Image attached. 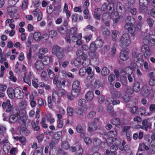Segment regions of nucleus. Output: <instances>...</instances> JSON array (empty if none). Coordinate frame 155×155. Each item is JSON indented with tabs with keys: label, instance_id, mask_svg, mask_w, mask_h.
<instances>
[{
	"label": "nucleus",
	"instance_id": "1",
	"mask_svg": "<svg viewBox=\"0 0 155 155\" xmlns=\"http://www.w3.org/2000/svg\"><path fill=\"white\" fill-rule=\"evenodd\" d=\"M106 8L108 13L104 14L102 16V20L104 22L105 25L108 26L111 18L113 20L114 24L116 23L120 18L118 12L113 9L114 4L112 3H109L106 7V4H104L102 7V9L105 11L104 8Z\"/></svg>",
	"mask_w": 155,
	"mask_h": 155
},
{
	"label": "nucleus",
	"instance_id": "2",
	"mask_svg": "<svg viewBox=\"0 0 155 155\" xmlns=\"http://www.w3.org/2000/svg\"><path fill=\"white\" fill-rule=\"evenodd\" d=\"M27 116V113L25 110H20L18 114H13L10 116L9 122L10 124H14L17 122H21L23 125H27L29 124V123Z\"/></svg>",
	"mask_w": 155,
	"mask_h": 155
},
{
	"label": "nucleus",
	"instance_id": "3",
	"mask_svg": "<svg viewBox=\"0 0 155 155\" xmlns=\"http://www.w3.org/2000/svg\"><path fill=\"white\" fill-rule=\"evenodd\" d=\"M131 43L129 35L127 33L124 34L119 42V45L121 48H125L129 46Z\"/></svg>",
	"mask_w": 155,
	"mask_h": 155
},
{
	"label": "nucleus",
	"instance_id": "4",
	"mask_svg": "<svg viewBox=\"0 0 155 155\" xmlns=\"http://www.w3.org/2000/svg\"><path fill=\"white\" fill-rule=\"evenodd\" d=\"M65 93V90L63 89H60L57 92H54L52 95V98L53 101H55L57 98V103H59L60 102L61 97Z\"/></svg>",
	"mask_w": 155,
	"mask_h": 155
},
{
	"label": "nucleus",
	"instance_id": "5",
	"mask_svg": "<svg viewBox=\"0 0 155 155\" xmlns=\"http://www.w3.org/2000/svg\"><path fill=\"white\" fill-rule=\"evenodd\" d=\"M17 8L15 6H10L7 8V12L10 13L11 17L12 18L15 19L19 18V15L18 13Z\"/></svg>",
	"mask_w": 155,
	"mask_h": 155
},
{
	"label": "nucleus",
	"instance_id": "6",
	"mask_svg": "<svg viewBox=\"0 0 155 155\" xmlns=\"http://www.w3.org/2000/svg\"><path fill=\"white\" fill-rule=\"evenodd\" d=\"M96 48L95 43H92L89 47V55L92 59L94 58L97 56V53L96 52Z\"/></svg>",
	"mask_w": 155,
	"mask_h": 155
},
{
	"label": "nucleus",
	"instance_id": "7",
	"mask_svg": "<svg viewBox=\"0 0 155 155\" xmlns=\"http://www.w3.org/2000/svg\"><path fill=\"white\" fill-rule=\"evenodd\" d=\"M141 51L143 53L144 57L146 58L150 55V51L147 45H144L142 46Z\"/></svg>",
	"mask_w": 155,
	"mask_h": 155
},
{
	"label": "nucleus",
	"instance_id": "8",
	"mask_svg": "<svg viewBox=\"0 0 155 155\" xmlns=\"http://www.w3.org/2000/svg\"><path fill=\"white\" fill-rule=\"evenodd\" d=\"M32 75V72H25L24 74L23 77V81L29 85L31 84L30 78Z\"/></svg>",
	"mask_w": 155,
	"mask_h": 155
},
{
	"label": "nucleus",
	"instance_id": "9",
	"mask_svg": "<svg viewBox=\"0 0 155 155\" xmlns=\"http://www.w3.org/2000/svg\"><path fill=\"white\" fill-rule=\"evenodd\" d=\"M149 120V118L144 120L142 122L143 126H139V127L141 128V129L146 131L147 130L148 128L150 127L151 126V123H148Z\"/></svg>",
	"mask_w": 155,
	"mask_h": 155
},
{
	"label": "nucleus",
	"instance_id": "10",
	"mask_svg": "<svg viewBox=\"0 0 155 155\" xmlns=\"http://www.w3.org/2000/svg\"><path fill=\"white\" fill-rule=\"evenodd\" d=\"M109 138L106 140V143L108 144L110 143L112 139L115 137L117 134L116 131H110L108 133Z\"/></svg>",
	"mask_w": 155,
	"mask_h": 155
},
{
	"label": "nucleus",
	"instance_id": "11",
	"mask_svg": "<svg viewBox=\"0 0 155 155\" xmlns=\"http://www.w3.org/2000/svg\"><path fill=\"white\" fill-rule=\"evenodd\" d=\"M15 97L18 99H21L24 96V94L22 89L20 88L15 89Z\"/></svg>",
	"mask_w": 155,
	"mask_h": 155
},
{
	"label": "nucleus",
	"instance_id": "12",
	"mask_svg": "<svg viewBox=\"0 0 155 155\" xmlns=\"http://www.w3.org/2000/svg\"><path fill=\"white\" fill-rule=\"evenodd\" d=\"M98 118H95L93 122H91L89 123L88 130L89 132H91L93 129H95L96 128V124L98 122Z\"/></svg>",
	"mask_w": 155,
	"mask_h": 155
},
{
	"label": "nucleus",
	"instance_id": "13",
	"mask_svg": "<svg viewBox=\"0 0 155 155\" xmlns=\"http://www.w3.org/2000/svg\"><path fill=\"white\" fill-rule=\"evenodd\" d=\"M128 53L126 51H122L120 54V58L123 61H125L129 58Z\"/></svg>",
	"mask_w": 155,
	"mask_h": 155
},
{
	"label": "nucleus",
	"instance_id": "14",
	"mask_svg": "<svg viewBox=\"0 0 155 155\" xmlns=\"http://www.w3.org/2000/svg\"><path fill=\"white\" fill-rule=\"evenodd\" d=\"M2 107L4 109L6 108V111L8 112H10L12 109L10 102L9 100H7L6 102H3L2 104Z\"/></svg>",
	"mask_w": 155,
	"mask_h": 155
},
{
	"label": "nucleus",
	"instance_id": "15",
	"mask_svg": "<svg viewBox=\"0 0 155 155\" xmlns=\"http://www.w3.org/2000/svg\"><path fill=\"white\" fill-rule=\"evenodd\" d=\"M143 38L144 41L147 40L148 42H150L152 44L155 43V35H150L149 37L148 36H145Z\"/></svg>",
	"mask_w": 155,
	"mask_h": 155
},
{
	"label": "nucleus",
	"instance_id": "16",
	"mask_svg": "<svg viewBox=\"0 0 155 155\" xmlns=\"http://www.w3.org/2000/svg\"><path fill=\"white\" fill-rule=\"evenodd\" d=\"M35 67L38 70H42L44 68V64L42 62L40 61H37L35 64Z\"/></svg>",
	"mask_w": 155,
	"mask_h": 155
},
{
	"label": "nucleus",
	"instance_id": "17",
	"mask_svg": "<svg viewBox=\"0 0 155 155\" xmlns=\"http://www.w3.org/2000/svg\"><path fill=\"white\" fill-rule=\"evenodd\" d=\"M94 94L91 91H88L85 95V98L87 101L90 102L93 98Z\"/></svg>",
	"mask_w": 155,
	"mask_h": 155
},
{
	"label": "nucleus",
	"instance_id": "18",
	"mask_svg": "<svg viewBox=\"0 0 155 155\" xmlns=\"http://www.w3.org/2000/svg\"><path fill=\"white\" fill-rule=\"evenodd\" d=\"M142 1V2H140L139 11L141 12L147 13V7L145 5L143 2H142L143 1Z\"/></svg>",
	"mask_w": 155,
	"mask_h": 155
},
{
	"label": "nucleus",
	"instance_id": "19",
	"mask_svg": "<svg viewBox=\"0 0 155 155\" xmlns=\"http://www.w3.org/2000/svg\"><path fill=\"white\" fill-rule=\"evenodd\" d=\"M141 92L143 95L147 96L150 93L149 87L147 85H144L142 87Z\"/></svg>",
	"mask_w": 155,
	"mask_h": 155
},
{
	"label": "nucleus",
	"instance_id": "20",
	"mask_svg": "<svg viewBox=\"0 0 155 155\" xmlns=\"http://www.w3.org/2000/svg\"><path fill=\"white\" fill-rule=\"evenodd\" d=\"M87 108L86 107H83L79 109H76L75 112L79 115H82L87 110Z\"/></svg>",
	"mask_w": 155,
	"mask_h": 155
},
{
	"label": "nucleus",
	"instance_id": "21",
	"mask_svg": "<svg viewBox=\"0 0 155 155\" xmlns=\"http://www.w3.org/2000/svg\"><path fill=\"white\" fill-rule=\"evenodd\" d=\"M7 93L9 97L13 99L15 97V90L12 88H8L7 91Z\"/></svg>",
	"mask_w": 155,
	"mask_h": 155
},
{
	"label": "nucleus",
	"instance_id": "22",
	"mask_svg": "<svg viewBox=\"0 0 155 155\" xmlns=\"http://www.w3.org/2000/svg\"><path fill=\"white\" fill-rule=\"evenodd\" d=\"M120 103V102L118 100H117L112 101L111 98H109L106 99L105 104L107 105H109L110 104H111V103H112L113 105H115L119 104Z\"/></svg>",
	"mask_w": 155,
	"mask_h": 155
},
{
	"label": "nucleus",
	"instance_id": "23",
	"mask_svg": "<svg viewBox=\"0 0 155 155\" xmlns=\"http://www.w3.org/2000/svg\"><path fill=\"white\" fill-rule=\"evenodd\" d=\"M94 73H92L88 75L87 77L85 82L88 83H91L94 80Z\"/></svg>",
	"mask_w": 155,
	"mask_h": 155
},
{
	"label": "nucleus",
	"instance_id": "24",
	"mask_svg": "<svg viewBox=\"0 0 155 155\" xmlns=\"http://www.w3.org/2000/svg\"><path fill=\"white\" fill-rule=\"evenodd\" d=\"M41 34L39 32H35L33 35V38L34 40L37 41H39L41 39Z\"/></svg>",
	"mask_w": 155,
	"mask_h": 155
},
{
	"label": "nucleus",
	"instance_id": "25",
	"mask_svg": "<svg viewBox=\"0 0 155 155\" xmlns=\"http://www.w3.org/2000/svg\"><path fill=\"white\" fill-rule=\"evenodd\" d=\"M112 96L114 98H120L122 97V92L117 91H114L112 93Z\"/></svg>",
	"mask_w": 155,
	"mask_h": 155
},
{
	"label": "nucleus",
	"instance_id": "26",
	"mask_svg": "<svg viewBox=\"0 0 155 155\" xmlns=\"http://www.w3.org/2000/svg\"><path fill=\"white\" fill-rule=\"evenodd\" d=\"M101 10L100 9L97 8L95 9L94 14V17L95 19L99 20L100 18Z\"/></svg>",
	"mask_w": 155,
	"mask_h": 155
},
{
	"label": "nucleus",
	"instance_id": "27",
	"mask_svg": "<svg viewBox=\"0 0 155 155\" xmlns=\"http://www.w3.org/2000/svg\"><path fill=\"white\" fill-rule=\"evenodd\" d=\"M125 29L128 31L131 34L133 33V25L130 23H127L125 25Z\"/></svg>",
	"mask_w": 155,
	"mask_h": 155
},
{
	"label": "nucleus",
	"instance_id": "28",
	"mask_svg": "<svg viewBox=\"0 0 155 155\" xmlns=\"http://www.w3.org/2000/svg\"><path fill=\"white\" fill-rule=\"evenodd\" d=\"M81 91V88L72 89V94L74 97H76L80 94Z\"/></svg>",
	"mask_w": 155,
	"mask_h": 155
},
{
	"label": "nucleus",
	"instance_id": "29",
	"mask_svg": "<svg viewBox=\"0 0 155 155\" xmlns=\"http://www.w3.org/2000/svg\"><path fill=\"white\" fill-rule=\"evenodd\" d=\"M62 48H60L58 46H54L53 47L52 49V53L54 55H57L58 53L60 51Z\"/></svg>",
	"mask_w": 155,
	"mask_h": 155
},
{
	"label": "nucleus",
	"instance_id": "30",
	"mask_svg": "<svg viewBox=\"0 0 155 155\" xmlns=\"http://www.w3.org/2000/svg\"><path fill=\"white\" fill-rule=\"evenodd\" d=\"M42 63L44 64L47 65L50 61H51V57L47 56H44L42 59Z\"/></svg>",
	"mask_w": 155,
	"mask_h": 155
},
{
	"label": "nucleus",
	"instance_id": "31",
	"mask_svg": "<svg viewBox=\"0 0 155 155\" xmlns=\"http://www.w3.org/2000/svg\"><path fill=\"white\" fill-rule=\"evenodd\" d=\"M119 32L118 31L114 30L112 33V38L113 41H116L117 40Z\"/></svg>",
	"mask_w": 155,
	"mask_h": 155
},
{
	"label": "nucleus",
	"instance_id": "32",
	"mask_svg": "<svg viewBox=\"0 0 155 155\" xmlns=\"http://www.w3.org/2000/svg\"><path fill=\"white\" fill-rule=\"evenodd\" d=\"M59 152V149L57 148H52L50 150V155H57Z\"/></svg>",
	"mask_w": 155,
	"mask_h": 155
},
{
	"label": "nucleus",
	"instance_id": "33",
	"mask_svg": "<svg viewBox=\"0 0 155 155\" xmlns=\"http://www.w3.org/2000/svg\"><path fill=\"white\" fill-rule=\"evenodd\" d=\"M20 133L22 135H27L29 133V131L25 127H23L20 130Z\"/></svg>",
	"mask_w": 155,
	"mask_h": 155
},
{
	"label": "nucleus",
	"instance_id": "34",
	"mask_svg": "<svg viewBox=\"0 0 155 155\" xmlns=\"http://www.w3.org/2000/svg\"><path fill=\"white\" fill-rule=\"evenodd\" d=\"M93 143L94 145L97 146H100L102 148H104V147L103 146L104 144L101 142V141L98 139H94Z\"/></svg>",
	"mask_w": 155,
	"mask_h": 155
},
{
	"label": "nucleus",
	"instance_id": "35",
	"mask_svg": "<svg viewBox=\"0 0 155 155\" xmlns=\"http://www.w3.org/2000/svg\"><path fill=\"white\" fill-rule=\"evenodd\" d=\"M143 54L141 53H137L134 57V60L136 61H138L142 59Z\"/></svg>",
	"mask_w": 155,
	"mask_h": 155
},
{
	"label": "nucleus",
	"instance_id": "36",
	"mask_svg": "<svg viewBox=\"0 0 155 155\" xmlns=\"http://www.w3.org/2000/svg\"><path fill=\"white\" fill-rule=\"evenodd\" d=\"M119 149L121 151L124 150L125 153H129L130 152V150L129 145H126L123 147H120Z\"/></svg>",
	"mask_w": 155,
	"mask_h": 155
},
{
	"label": "nucleus",
	"instance_id": "37",
	"mask_svg": "<svg viewBox=\"0 0 155 155\" xmlns=\"http://www.w3.org/2000/svg\"><path fill=\"white\" fill-rule=\"evenodd\" d=\"M39 121L37 120L36 122L35 121H33L31 122V124L33 128L35 130H38L39 129V127L38 126V123Z\"/></svg>",
	"mask_w": 155,
	"mask_h": 155
},
{
	"label": "nucleus",
	"instance_id": "38",
	"mask_svg": "<svg viewBox=\"0 0 155 155\" xmlns=\"http://www.w3.org/2000/svg\"><path fill=\"white\" fill-rule=\"evenodd\" d=\"M43 151V149L41 147L36 148L34 153V155H41Z\"/></svg>",
	"mask_w": 155,
	"mask_h": 155
},
{
	"label": "nucleus",
	"instance_id": "39",
	"mask_svg": "<svg viewBox=\"0 0 155 155\" xmlns=\"http://www.w3.org/2000/svg\"><path fill=\"white\" fill-rule=\"evenodd\" d=\"M80 82L78 80L74 81L72 85V89L81 88L80 87Z\"/></svg>",
	"mask_w": 155,
	"mask_h": 155
},
{
	"label": "nucleus",
	"instance_id": "40",
	"mask_svg": "<svg viewBox=\"0 0 155 155\" xmlns=\"http://www.w3.org/2000/svg\"><path fill=\"white\" fill-rule=\"evenodd\" d=\"M134 91L136 92H138L140 90V83L138 82H135L133 87Z\"/></svg>",
	"mask_w": 155,
	"mask_h": 155
},
{
	"label": "nucleus",
	"instance_id": "41",
	"mask_svg": "<svg viewBox=\"0 0 155 155\" xmlns=\"http://www.w3.org/2000/svg\"><path fill=\"white\" fill-rule=\"evenodd\" d=\"M66 79H62L60 81H58V87H60L62 86L63 87H65V83Z\"/></svg>",
	"mask_w": 155,
	"mask_h": 155
},
{
	"label": "nucleus",
	"instance_id": "42",
	"mask_svg": "<svg viewBox=\"0 0 155 155\" xmlns=\"http://www.w3.org/2000/svg\"><path fill=\"white\" fill-rule=\"evenodd\" d=\"M58 59H62L65 56L64 52V50L62 49L56 55Z\"/></svg>",
	"mask_w": 155,
	"mask_h": 155
},
{
	"label": "nucleus",
	"instance_id": "43",
	"mask_svg": "<svg viewBox=\"0 0 155 155\" xmlns=\"http://www.w3.org/2000/svg\"><path fill=\"white\" fill-rule=\"evenodd\" d=\"M9 74V79L10 80L14 82H16L17 81V79L14 76L13 72L12 71H10Z\"/></svg>",
	"mask_w": 155,
	"mask_h": 155
},
{
	"label": "nucleus",
	"instance_id": "44",
	"mask_svg": "<svg viewBox=\"0 0 155 155\" xmlns=\"http://www.w3.org/2000/svg\"><path fill=\"white\" fill-rule=\"evenodd\" d=\"M62 133L61 131H58L55 132L54 134V137L57 140L60 139L61 137Z\"/></svg>",
	"mask_w": 155,
	"mask_h": 155
},
{
	"label": "nucleus",
	"instance_id": "45",
	"mask_svg": "<svg viewBox=\"0 0 155 155\" xmlns=\"http://www.w3.org/2000/svg\"><path fill=\"white\" fill-rule=\"evenodd\" d=\"M111 140L112 141L111 142V143H112L113 144H116L117 145L120 143V139L119 137L118 138L115 137L112 139Z\"/></svg>",
	"mask_w": 155,
	"mask_h": 155
},
{
	"label": "nucleus",
	"instance_id": "46",
	"mask_svg": "<svg viewBox=\"0 0 155 155\" xmlns=\"http://www.w3.org/2000/svg\"><path fill=\"white\" fill-rule=\"evenodd\" d=\"M101 30L104 35L107 36L110 35V32L107 28H101Z\"/></svg>",
	"mask_w": 155,
	"mask_h": 155
},
{
	"label": "nucleus",
	"instance_id": "47",
	"mask_svg": "<svg viewBox=\"0 0 155 155\" xmlns=\"http://www.w3.org/2000/svg\"><path fill=\"white\" fill-rule=\"evenodd\" d=\"M38 79L37 78H34L32 80V85L35 88H37L38 86Z\"/></svg>",
	"mask_w": 155,
	"mask_h": 155
},
{
	"label": "nucleus",
	"instance_id": "48",
	"mask_svg": "<svg viewBox=\"0 0 155 155\" xmlns=\"http://www.w3.org/2000/svg\"><path fill=\"white\" fill-rule=\"evenodd\" d=\"M95 45H96L98 48L101 47L102 46L103 42L102 40L100 39H97L95 41Z\"/></svg>",
	"mask_w": 155,
	"mask_h": 155
},
{
	"label": "nucleus",
	"instance_id": "49",
	"mask_svg": "<svg viewBox=\"0 0 155 155\" xmlns=\"http://www.w3.org/2000/svg\"><path fill=\"white\" fill-rule=\"evenodd\" d=\"M46 118L43 117L42 118L41 123L42 127L45 129H46L48 128V125L46 124Z\"/></svg>",
	"mask_w": 155,
	"mask_h": 155
},
{
	"label": "nucleus",
	"instance_id": "50",
	"mask_svg": "<svg viewBox=\"0 0 155 155\" xmlns=\"http://www.w3.org/2000/svg\"><path fill=\"white\" fill-rule=\"evenodd\" d=\"M38 48V45H32L30 48V51H31L34 53L37 50Z\"/></svg>",
	"mask_w": 155,
	"mask_h": 155
},
{
	"label": "nucleus",
	"instance_id": "51",
	"mask_svg": "<svg viewBox=\"0 0 155 155\" xmlns=\"http://www.w3.org/2000/svg\"><path fill=\"white\" fill-rule=\"evenodd\" d=\"M109 70L107 67H105L103 68L101 71L102 74L104 76L107 75L109 73Z\"/></svg>",
	"mask_w": 155,
	"mask_h": 155
},
{
	"label": "nucleus",
	"instance_id": "52",
	"mask_svg": "<svg viewBox=\"0 0 155 155\" xmlns=\"http://www.w3.org/2000/svg\"><path fill=\"white\" fill-rule=\"evenodd\" d=\"M67 113L68 115L71 116L74 114L73 109L72 108L70 107H68L67 108Z\"/></svg>",
	"mask_w": 155,
	"mask_h": 155
},
{
	"label": "nucleus",
	"instance_id": "53",
	"mask_svg": "<svg viewBox=\"0 0 155 155\" xmlns=\"http://www.w3.org/2000/svg\"><path fill=\"white\" fill-rule=\"evenodd\" d=\"M38 102L39 105L40 106H44L45 105V101L40 97H39L38 98Z\"/></svg>",
	"mask_w": 155,
	"mask_h": 155
},
{
	"label": "nucleus",
	"instance_id": "54",
	"mask_svg": "<svg viewBox=\"0 0 155 155\" xmlns=\"http://www.w3.org/2000/svg\"><path fill=\"white\" fill-rule=\"evenodd\" d=\"M49 35L50 38H53L56 36L57 33L56 31L54 30H51L49 32Z\"/></svg>",
	"mask_w": 155,
	"mask_h": 155
},
{
	"label": "nucleus",
	"instance_id": "55",
	"mask_svg": "<svg viewBox=\"0 0 155 155\" xmlns=\"http://www.w3.org/2000/svg\"><path fill=\"white\" fill-rule=\"evenodd\" d=\"M84 142L87 145H89L92 142L91 139L89 137H86L84 139Z\"/></svg>",
	"mask_w": 155,
	"mask_h": 155
},
{
	"label": "nucleus",
	"instance_id": "56",
	"mask_svg": "<svg viewBox=\"0 0 155 155\" xmlns=\"http://www.w3.org/2000/svg\"><path fill=\"white\" fill-rule=\"evenodd\" d=\"M124 72L126 74H132L133 72V69L130 67L126 68L124 70Z\"/></svg>",
	"mask_w": 155,
	"mask_h": 155
},
{
	"label": "nucleus",
	"instance_id": "57",
	"mask_svg": "<svg viewBox=\"0 0 155 155\" xmlns=\"http://www.w3.org/2000/svg\"><path fill=\"white\" fill-rule=\"evenodd\" d=\"M41 39L44 42L47 41L49 39L48 36L47 34H45L42 35V36L41 35Z\"/></svg>",
	"mask_w": 155,
	"mask_h": 155
},
{
	"label": "nucleus",
	"instance_id": "58",
	"mask_svg": "<svg viewBox=\"0 0 155 155\" xmlns=\"http://www.w3.org/2000/svg\"><path fill=\"white\" fill-rule=\"evenodd\" d=\"M60 64L61 67L64 68H65L69 64V62L68 61H65L62 62L61 64Z\"/></svg>",
	"mask_w": 155,
	"mask_h": 155
},
{
	"label": "nucleus",
	"instance_id": "59",
	"mask_svg": "<svg viewBox=\"0 0 155 155\" xmlns=\"http://www.w3.org/2000/svg\"><path fill=\"white\" fill-rule=\"evenodd\" d=\"M86 102V101L84 99H80L78 102V105L79 106L84 107L85 104Z\"/></svg>",
	"mask_w": 155,
	"mask_h": 155
},
{
	"label": "nucleus",
	"instance_id": "60",
	"mask_svg": "<svg viewBox=\"0 0 155 155\" xmlns=\"http://www.w3.org/2000/svg\"><path fill=\"white\" fill-rule=\"evenodd\" d=\"M48 73L49 77L51 79L53 78L54 76V72L52 71V70L50 69L48 70Z\"/></svg>",
	"mask_w": 155,
	"mask_h": 155
},
{
	"label": "nucleus",
	"instance_id": "61",
	"mask_svg": "<svg viewBox=\"0 0 155 155\" xmlns=\"http://www.w3.org/2000/svg\"><path fill=\"white\" fill-rule=\"evenodd\" d=\"M147 23L150 27H152L154 23V21L150 18H148L147 20Z\"/></svg>",
	"mask_w": 155,
	"mask_h": 155
},
{
	"label": "nucleus",
	"instance_id": "62",
	"mask_svg": "<svg viewBox=\"0 0 155 155\" xmlns=\"http://www.w3.org/2000/svg\"><path fill=\"white\" fill-rule=\"evenodd\" d=\"M113 145L110 147V151H112L114 153L117 149L118 147L117 145H116V144Z\"/></svg>",
	"mask_w": 155,
	"mask_h": 155
},
{
	"label": "nucleus",
	"instance_id": "63",
	"mask_svg": "<svg viewBox=\"0 0 155 155\" xmlns=\"http://www.w3.org/2000/svg\"><path fill=\"white\" fill-rule=\"evenodd\" d=\"M63 126V121L62 120H58L57 127L58 128H61Z\"/></svg>",
	"mask_w": 155,
	"mask_h": 155
},
{
	"label": "nucleus",
	"instance_id": "64",
	"mask_svg": "<svg viewBox=\"0 0 155 155\" xmlns=\"http://www.w3.org/2000/svg\"><path fill=\"white\" fill-rule=\"evenodd\" d=\"M28 104V102L25 101H22L20 103V106L22 108H25Z\"/></svg>",
	"mask_w": 155,
	"mask_h": 155
}]
</instances>
